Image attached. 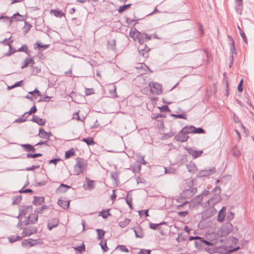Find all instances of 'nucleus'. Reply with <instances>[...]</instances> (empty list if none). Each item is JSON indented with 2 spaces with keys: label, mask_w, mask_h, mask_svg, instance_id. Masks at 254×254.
Segmentation results:
<instances>
[{
  "label": "nucleus",
  "mask_w": 254,
  "mask_h": 254,
  "mask_svg": "<svg viewBox=\"0 0 254 254\" xmlns=\"http://www.w3.org/2000/svg\"><path fill=\"white\" fill-rule=\"evenodd\" d=\"M212 237H215V233H211L206 237V239L199 236V239L194 242V245L195 247L197 249H203L206 245H211V242L209 241L212 238Z\"/></svg>",
  "instance_id": "f257e3e1"
},
{
  "label": "nucleus",
  "mask_w": 254,
  "mask_h": 254,
  "mask_svg": "<svg viewBox=\"0 0 254 254\" xmlns=\"http://www.w3.org/2000/svg\"><path fill=\"white\" fill-rule=\"evenodd\" d=\"M87 163L85 160L81 158H77L76 164L74 166L73 172L76 175L82 174L85 170L87 167Z\"/></svg>",
  "instance_id": "f03ea898"
},
{
  "label": "nucleus",
  "mask_w": 254,
  "mask_h": 254,
  "mask_svg": "<svg viewBox=\"0 0 254 254\" xmlns=\"http://www.w3.org/2000/svg\"><path fill=\"white\" fill-rule=\"evenodd\" d=\"M193 185V180L190 181L188 183V186L190 187V189L183 190L181 193V197L184 199L190 198L196 193L197 189L196 188L192 187Z\"/></svg>",
  "instance_id": "7ed1b4c3"
},
{
  "label": "nucleus",
  "mask_w": 254,
  "mask_h": 254,
  "mask_svg": "<svg viewBox=\"0 0 254 254\" xmlns=\"http://www.w3.org/2000/svg\"><path fill=\"white\" fill-rule=\"evenodd\" d=\"M216 239H217V238H216V236H215V237H212V238H211L209 241L210 242H211V244L209 245L205 246L203 248V249H204V250L205 252H206L210 254H213L217 253V249L216 248V247L215 246V244H216V243H217Z\"/></svg>",
  "instance_id": "20e7f679"
},
{
  "label": "nucleus",
  "mask_w": 254,
  "mask_h": 254,
  "mask_svg": "<svg viewBox=\"0 0 254 254\" xmlns=\"http://www.w3.org/2000/svg\"><path fill=\"white\" fill-rule=\"evenodd\" d=\"M136 39V40H138V43L140 45V46H143L144 43L151 39V35H148L146 33L137 32Z\"/></svg>",
  "instance_id": "39448f33"
},
{
  "label": "nucleus",
  "mask_w": 254,
  "mask_h": 254,
  "mask_svg": "<svg viewBox=\"0 0 254 254\" xmlns=\"http://www.w3.org/2000/svg\"><path fill=\"white\" fill-rule=\"evenodd\" d=\"M232 225L231 224L227 223L223 225L218 231L217 235L218 237L219 235L221 237L225 236L229 234L231 231V227Z\"/></svg>",
  "instance_id": "423d86ee"
},
{
  "label": "nucleus",
  "mask_w": 254,
  "mask_h": 254,
  "mask_svg": "<svg viewBox=\"0 0 254 254\" xmlns=\"http://www.w3.org/2000/svg\"><path fill=\"white\" fill-rule=\"evenodd\" d=\"M149 86L152 93L156 95L160 94L162 93V86L160 83L151 82L149 83Z\"/></svg>",
  "instance_id": "0eeeda50"
},
{
  "label": "nucleus",
  "mask_w": 254,
  "mask_h": 254,
  "mask_svg": "<svg viewBox=\"0 0 254 254\" xmlns=\"http://www.w3.org/2000/svg\"><path fill=\"white\" fill-rule=\"evenodd\" d=\"M216 170L215 167H212L208 169L202 170L198 172L196 175L198 178H202L208 177L216 172Z\"/></svg>",
  "instance_id": "6e6552de"
},
{
  "label": "nucleus",
  "mask_w": 254,
  "mask_h": 254,
  "mask_svg": "<svg viewBox=\"0 0 254 254\" xmlns=\"http://www.w3.org/2000/svg\"><path fill=\"white\" fill-rule=\"evenodd\" d=\"M43 244V241L41 239H28L24 240L21 243V245L23 247L29 246L30 247L34 246L36 245H41Z\"/></svg>",
  "instance_id": "1a4fd4ad"
},
{
  "label": "nucleus",
  "mask_w": 254,
  "mask_h": 254,
  "mask_svg": "<svg viewBox=\"0 0 254 254\" xmlns=\"http://www.w3.org/2000/svg\"><path fill=\"white\" fill-rule=\"evenodd\" d=\"M186 150L187 151L188 153L190 155H191L192 158L194 159L200 157L203 153V150H195L190 147H186Z\"/></svg>",
  "instance_id": "9d476101"
},
{
  "label": "nucleus",
  "mask_w": 254,
  "mask_h": 254,
  "mask_svg": "<svg viewBox=\"0 0 254 254\" xmlns=\"http://www.w3.org/2000/svg\"><path fill=\"white\" fill-rule=\"evenodd\" d=\"M189 137V136L186 134L185 132H182L181 129L178 134L175 136L174 138L178 142H184L187 141Z\"/></svg>",
  "instance_id": "9b49d317"
},
{
  "label": "nucleus",
  "mask_w": 254,
  "mask_h": 254,
  "mask_svg": "<svg viewBox=\"0 0 254 254\" xmlns=\"http://www.w3.org/2000/svg\"><path fill=\"white\" fill-rule=\"evenodd\" d=\"M150 49L148 48L146 45L144 46H139L138 48L139 54L140 56H142L144 58H147L149 56V51Z\"/></svg>",
  "instance_id": "f8f14e48"
},
{
  "label": "nucleus",
  "mask_w": 254,
  "mask_h": 254,
  "mask_svg": "<svg viewBox=\"0 0 254 254\" xmlns=\"http://www.w3.org/2000/svg\"><path fill=\"white\" fill-rule=\"evenodd\" d=\"M33 209L32 205H23L20 207L19 209V216H25L28 210L30 209L32 210Z\"/></svg>",
  "instance_id": "ddd939ff"
},
{
  "label": "nucleus",
  "mask_w": 254,
  "mask_h": 254,
  "mask_svg": "<svg viewBox=\"0 0 254 254\" xmlns=\"http://www.w3.org/2000/svg\"><path fill=\"white\" fill-rule=\"evenodd\" d=\"M31 122L37 123L40 126H44L46 123V120L39 118V117L33 115L32 118L30 120Z\"/></svg>",
  "instance_id": "4468645a"
},
{
  "label": "nucleus",
  "mask_w": 254,
  "mask_h": 254,
  "mask_svg": "<svg viewBox=\"0 0 254 254\" xmlns=\"http://www.w3.org/2000/svg\"><path fill=\"white\" fill-rule=\"evenodd\" d=\"M226 207L223 206L218 212L217 220L219 222H222L224 220L226 215Z\"/></svg>",
  "instance_id": "2eb2a0df"
},
{
  "label": "nucleus",
  "mask_w": 254,
  "mask_h": 254,
  "mask_svg": "<svg viewBox=\"0 0 254 254\" xmlns=\"http://www.w3.org/2000/svg\"><path fill=\"white\" fill-rule=\"evenodd\" d=\"M37 232V229L36 227H34L31 229L25 228L23 229L22 234H23V237L30 236L32 234L36 233Z\"/></svg>",
  "instance_id": "dca6fc26"
},
{
  "label": "nucleus",
  "mask_w": 254,
  "mask_h": 254,
  "mask_svg": "<svg viewBox=\"0 0 254 254\" xmlns=\"http://www.w3.org/2000/svg\"><path fill=\"white\" fill-rule=\"evenodd\" d=\"M59 221L57 218H53L49 221L47 227L49 230H52L59 225Z\"/></svg>",
  "instance_id": "f3484780"
},
{
  "label": "nucleus",
  "mask_w": 254,
  "mask_h": 254,
  "mask_svg": "<svg viewBox=\"0 0 254 254\" xmlns=\"http://www.w3.org/2000/svg\"><path fill=\"white\" fill-rule=\"evenodd\" d=\"M44 197L35 196L33 197L32 203L34 205L39 206L41 205L42 203H43L44 202Z\"/></svg>",
  "instance_id": "a211bd4d"
},
{
  "label": "nucleus",
  "mask_w": 254,
  "mask_h": 254,
  "mask_svg": "<svg viewBox=\"0 0 254 254\" xmlns=\"http://www.w3.org/2000/svg\"><path fill=\"white\" fill-rule=\"evenodd\" d=\"M236 0V6L235 9L237 13L241 15L243 7V0Z\"/></svg>",
  "instance_id": "6ab92c4d"
},
{
  "label": "nucleus",
  "mask_w": 254,
  "mask_h": 254,
  "mask_svg": "<svg viewBox=\"0 0 254 254\" xmlns=\"http://www.w3.org/2000/svg\"><path fill=\"white\" fill-rule=\"evenodd\" d=\"M183 199H184L183 198H182L181 196L180 198H179L176 199V201L179 203H181L180 204H178L177 205L176 208L177 209H180L181 208L183 207L184 206H186V205H188L189 207H190V204L189 203V202L186 200H182Z\"/></svg>",
  "instance_id": "aec40b11"
},
{
  "label": "nucleus",
  "mask_w": 254,
  "mask_h": 254,
  "mask_svg": "<svg viewBox=\"0 0 254 254\" xmlns=\"http://www.w3.org/2000/svg\"><path fill=\"white\" fill-rule=\"evenodd\" d=\"M38 219V215L34 216V220L30 219V216H28L25 218L23 223L24 225H27L29 224H35L36 223Z\"/></svg>",
  "instance_id": "412c9836"
},
{
  "label": "nucleus",
  "mask_w": 254,
  "mask_h": 254,
  "mask_svg": "<svg viewBox=\"0 0 254 254\" xmlns=\"http://www.w3.org/2000/svg\"><path fill=\"white\" fill-rule=\"evenodd\" d=\"M71 187L64 184H61L58 188L57 191L61 193L65 192Z\"/></svg>",
  "instance_id": "4be33fe9"
},
{
  "label": "nucleus",
  "mask_w": 254,
  "mask_h": 254,
  "mask_svg": "<svg viewBox=\"0 0 254 254\" xmlns=\"http://www.w3.org/2000/svg\"><path fill=\"white\" fill-rule=\"evenodd\" d=\"M50 13L51 14H53L55 16L59 18L65 16V14L63 13L62 10H60L59 9H51Z\"/></svg>",
  "instance_id": "5701e85b"
},
{
  "label": "nucleus",
  "mask_w": 254,
  "mask_h": 254,
  "mask_svg": "<svg viewBox=\"0 0 254 254\" xmlns=\"http://www.w3.org/2000/svg\"><path fill=\"white\" fill-rule=\"evenodd\" d=\"M116 41L115 39L111 40L107 42V49L110 50L115 51L116 49Z\"/></svg>",
  "instance_id": "b1692460"
},
{
  "label": "nucleus",
  "mask_w": 254,
  "mask_h": 254,
  "mask_svg": "<svg viewBox=\"0 0 254 254\" xmlns=\"http://www.w3.org/2000/svg\"><path fill=\"white\" fill-rule=\"evenodd\" d=\"M83 188L85 190H92L95 188V183L94 181L88 180L86 186L84 184Z\"/></svg>",
  "instance_id": "393cba45"
},
{
  "label": "nucleus",
  "mask_w": 254,
  "mask_h": 254,
  "mask_svg": "<svg viewBox=\"0 0 254 254\" xmlns=\"http://www.w3.org/2000/svg\"><path fill=\"white\" fill-rule=\"evenodd\" d=\"M12 42H13V41H11L8 42L6 44V45L8 46L9 50H8V52L7 53H6L5 54H4V56H5V57L10 56L12 54H14V53H15V52H17V50L13 49L12 47V45L11 44V43H12Z\"/></svg>",
  "instance_id": "a878e982"
},
{
  "label": "nucleus",
  "mask_w": 254,
  "mask_h": 254,
  "mask_svg": "<svg viewBox=\"0 0 254 254\" xmlns=\"http://www.w3.org/2000/svg\"><path fill=\"white\" fill-rule=\"evenodd\" d=\"M21 147H23L25 151L27 152H35V148L34 146L30 144H23L21 145Z\"/></svg>",
  "instance_id": "bb28decb"
},
{
  "label": "nucleus",
  "mask_w": 254,
  "mask_h": 254,
  "mask_svg": "<svg viewBox=\"0 0 254 254\" xmlns=\"http://www.w3.org/2000/svg\"><path fill=\"white\" fill-rule=\"evenodd\" d=\"M193 126H186L182 129V131L187 135L190 133H193Z\"/></svg>",
  "instance_id": "cd10ccee"
},
{
  "label": "nucleus",
  "mask_w": 254,
  "mask_h": 254,
  "mask_svg": "<svg viewBox=\"0 0 254 254\" xmlns=\"http://www.w3.org/2000/svg\"><path fill=\"white\" fill-rule=\"evenodd\" d=\"M58 204L64 209H67L69 206V201H64L63 200L59 199L58 200Z\"/></svg>",
  "instance_id": "c85d7f7f"
},
{
  "label": "nucleus",
  "mask_w": 254,
  "mask_h": 254,
  "mask_svg": "<svg viewBox=\"0 0 254 254\" xmlns=\"http://www.w3.org/2000/svg\"><path fill=\"white\" fill-rule=\"evenodd\" d=\"M11 19H14L15 21H23L24 19V17L23 15H20L18 12H17L14 14L10 17V22H12Z\"/></svg>",
  "instance_id": "c756f323"
},
{
  "label": "nucleus",
  "mask_w": 254,
  "mask_h": 254,
  "mask_svg": "<svg viewBox=\"0 0 254 254\" xmlns=\"http://www.w3.org/2000/svg\"><path fill=\"white\" fill-rule=\"evenodd\" d=\"M17 52H22L26 53L28 56H30L31 51L28 50L27 45H23L20 48L17 50Z\"/></svg>",
  "instance_id": "7c9ffc66"
},
{
  "label": "nucleus",
  "mask_w": 254,
  "mask_h": 254,
  "mask_svg": "<svg viewBox=\"0 0 254 254\" xmlns=\"http://www.w3.org/2000/svg\"><path fill=\"white\" fill-rule=\"evenodd\" d=\"M186 166L188 171L192 174H194L197 169L196 166L194 163H190L189 164H187Z\"/></svg>",
  "instance_id": "2f4dec72"
},
{
  "label": "nucleus",
  "mask_w": 254,
  "mask_h": 254,
  "mask_svg": "<svg viewBox=\"0 0 254 254\" xmlns=\"http://www.w3.org/2000/svg\"><path fill=\"white\" fill-rule=\"evenodd\" d=\"M81 141L85 142L88 145H93L95 144V142L92 137L83 138Z\"/></svg>",
  "instance_id": "473e14b6"
},
{
  "label": "nucleus",
  "mask_w": 254,
  "mask_h": 254,
  "mask_svg": "<svg viewBox=\"0 0 254 254\" xmlns=\"http://www.w3.org/2000/svg\"><path fill=\"white\" fill-rule=\"evenodd\" d=\"M137 32H140L137 29L132 27L131 28L129 36L130 38H132L134 40H136V36L137 35Z\"/></svg>",
  "instance_id": "72a5a7b5"
},
{
  "label": "nucleus",
  "mask_w": 254,
  "mask_h": 254,
  "mask_svg": "<svg viewBox=\"0 0 254 254\" xmlns=\"http://www.w3.org/2000/svg\"><path fill=\"white\" fill-rule=\"evenodd\" d=\"M127 204L128 205L130 209H132V197L130 195L129 196V192L127 193V196L125 198Z\"/></svg>",
  "instance_id": "f704fd0d"
},
{
  "label": "nucleus",
  "mask_w": 254,
  "mask_h": 254,
  "mask_svg": "<svg viewBox=\"0 0 254 254\" xmlns=\"http://www.w3.org/2000/svg\"><path fill=\"white\" fill-rule=\"evenodd\" d=\"M49 45H43L38 42L34 45V49H39V50H42L41 49H42V50L46 49L49 47Z\"/></svg>",
  "instance_id": "c9c22d12"
},
{
  "label": "nucleus",
  "mask_w": 254,
  "mask_h": 254,
  "mask_svg": "<svg viewBox=\"0 0 254 254\" xmlns=\"http://www.w3.org/2000/svg\"><path fill=\"white\" fill-rule=\"evenodd\" d=\"M131 5V3H129L120 6L118 9V12L120 13L123 12L124 11L128 9Z\"/></svg>",
  "instance_id": "e433bc0d"
},
{
  "label": "nucleus",
  "mask_w": 254,
  "mask_h": 254,
  "mask_svg": "<svg viewBox=\"0 0 254 254\" xmlns=\"http://www.w3.org/2000/svg\"><path fill=\"white\" fill-rule=\"evenodd\" d=\"M38 135L44 139H47L48 136H47V132L44 130L43 128H40L39 129V133Z\"/></svg>",
  "instance_id": "4c0bfd02"
},
{
  "label": "nucleus",
  "mask_w": 254,
  "mask_h": 254,
  "mask_svg": "<svg viewBox=\"0 0 254 254\" xmlns=\"http://www.w3.org/2000/svg\"><path fill=\"white\" fill-rule=\"evenodd\" d=\"M75 154V151L73 148L70 149L69 150H67L65 152L64 157L66 159L69 158L70 157H72V156L74 155Z\"/></svg>",
  "instance_id": "58836bf2"
},
{
  "label": "nucleus",
  "mask_w": 254,
  "mask_h": 254,
  "mask_svg": "<svg viewBox=\"0 0 254 254\" xmlns=\"http://www.w3.org/2000/svg\"><path fill=\"white\" fill-rule=\"evenodd\" d=\"M96 231L97 233V239H103L105 236V232L103 230L100 229H97Z\"/></svg>",
  "instance_id": "ea45409f"
},
{
  "label": "nucleus",
  "mask_w": 254,
  "mask_h": 254,
  "mask_svg": "<svg viewBox=\"0 0 254 254\" xmlns=\"http://www.w3.org/2000/svg\"><path fill=\"white\" fill-rule=\"evenodd\" d=\"M167 223L163 221L158 224H154L152 223H149V228L153 230H157L159 226L163 224H166Z\"/></svg>",
  "instance_id": "a19ab883"
},
{
  "label": "nucleus",
  "mask_w": 254,
  "mask_h": 254,
  "mask_svg": "<svg viewBox=\"0 0 254 254\" xmlns=\"http://www.w3.org/2000/svg\"><path fill=\"white\" fill-rule=\"evenodd\" d=\"M109 211H110V209H106V210H104V209L102 210L100 212V215H101L104 219L107 218L108 217V216L111 215V214H110L109 213Z\"/></svg>",
  "instance_id": "79ce46f5"
},
{
  "label": "nucleus",
  "mask_w": 254,
  "mask_h": 254,
  "mask_svg": "<svg viewBox=\"0 0 254 254\" xmlns=\"http://www.w3.org/2000/svg\"><path fill=\"white\" fill-rule=\"evenodd\" d=\"M238 249H239V247H237V248H235V249H229L228 250H227L225 249V250H224L222 252H219V253H218L217 254H231L232 253L236 251Z\"/></svg>",
  "instance_id": "37998d69"
},
{
  "label": "nucleus",
  "mask_w": 254,
  "mask_h": 254,
  "mask_svg": "<svg viewBox=\"0 0 254 254\" xmlns=\"http://www.w3.org/2000/svg\"><path fill=\"white\" fill-rule=\"evenodd\" d=\"M100 245L102 248V250L104 252H107L108 250V248L107 246V240H104V241H101L100 243Z\"/></svg>",
  "instance_id": "c03bdc74"
},
{
  "label": "nucleus",
  "mask_w": 254,
  "mask_h": 254,
  "mask_svg": "<svg viewBox=\"0 0 254 254\" xmlns=\"http://www.w3.org/2000/svg\"><path fill=\"white\" fill-rule=\"evenodd\" d=\"M21 237L19 236H11L8 237L9 242L13 243L16 241H19L21 239Z\"/></svg>",
  "instance_id": "a18cd8bd"
},
{
  "label": "nucleus",
  "mask_w": 254,
  "mask_h": 254,
  "mask_svg": "<svg viewBox=\"0 0 254 254\" xmlns=\"http://www.w3.org/2000/svg\"><path fill=\"white\" fill-rule=\"evenodd\" d=\"M130 222V220L127 218H126L124 221L120 222H119V226L121 228H125L126 227L127 225L129 224V223Z\"/></svg>",
  "instance_id": "49530a36"
},
{
  "label": "nucleus",
  "mask_w": 254,
  "mask_h": 254,
  "mask_svg": "<svg viewBox=\"0 0 254 254\" xmlns=\"http://www.w3.org/2000/svg\"><path fill=\"white\" fill-rule=\"evenodd\" d=\"M144 235L142 229L140 227L138 226L137 227V234L136 238H142L144 237Z\"/></svg>",
  "instance_id": "de8ad7c7"
},
{
  "label": "nucleus",
  "mask_w": 254,
  "mask_h": 254,
  "mask_svg": "<svg viewBox=\"0 0 254 254\" xmlns=\"http://www.w3.org/2000/svg\"><path fill=\"white\" fill-rule=\"evenodd\" d=\"M163 168L164 170L165 173L166 174H174L175 172V169L174 168L169 167L167 168L165 167H163Z\"/></svg>",
  "instance_id": "09e8293b"
},
{
  "label": "nucleus",
  "mask_w": 254,
  "mask_h": 254,
  "mask_svg": "<svg viewBox=\"0 0 254 254\" xmlns=\"http://www.w3.org/2000/svg\"><path fill=\"white\" fill-rule=\"evenodd\" d=\"M170 116L171 117H175L177 119H187V115L185 114H171Z\"/></svg>",
  "instance_id": "8fccbe9b"
},
{
  "label": "nucleus",
  "mask_w": 254,
  "mask_h": 254,
  "mask_svg": "<svg viewBox=\"0 0 254 254\" xmlns=\"http://www.w3.org/2000/svg\"><path fill=\"white\" fill-rule=\"evenodd\" d=\"M161 112H168L170 113L171 110L169 109L167 105H163L161 107H158Z\"/></svg>",
  "instance_id": "3c124183"
},
{
  "label": "nucleus",
  "mask_w": 254,
  "mask_h": 254,
  "mask_svg": "<svg viewBox=\"0 0 254 254\" xmlns=\"http://www.w3.org/2000/svg\"><path fill=\"white\" fill-rule=\"evenodd\" d=\"M238 28L239 29V33H240V34L241 35V36L242 37L244 42L247 44L248 42H247V37H246V36L244 33V32L243 31L242 29H241V28L239 26H238Z\"/></svg>",
  "instance_id": "603ef678"
},
{
  "label": "nucleus",
  "mask_w": 254,
  "mask_h": 254,
  "mask_svg": "<svg viewBox=\"0 0 254 254\" xmlns=\"http://www.w3.org/2000/svg\"><path fill=\"white\" fill-rule=\"evenodd\" d=\"M132 167V170L134 173H140L141 167L140 164H135Z\"/></svg>",
  "instance_id": "864d4df0"
},
{
  "label": "nucleus",
  "mask_w": 254,
  "mask_h": 254,
  "mask_svg": "<svg viewBox=\"0 0 254 254\" xmlns=\"http://www.w3.org/2000/svg\"><path fill=\"white\" fill-rule=\"evenodd\" d=\"M74 249L75 251H78L81 253L85 251V246L83 243H82L81 246L74 247Z\"/></svg>",
  "instance_id": "5fc2aeb1"
},
{
  "label": "nucleus",
  "mask_w": 254,
  "mask_h": 254,
  "mask_svg": "<svg viewBox=\"0 0 254 254\" xmlns=\"http://www.w3.org/2000/svg\"><path fill=\"white\" fill-rule=\"evenodd\" d=\"M42 156V154H41L40 153H34V154L28 153L26 155V158H35L37 157H41Z\"/></svg>",
  "instance_id": "6e6d98bb"
},
{
  "label": "nucleus",
  "mask_w": 254,
  "mask_h": 254,
  "mask_svg": "<svg viewBox=\"0 0 254 254\" xmlns=\"http://www.w3.org/2000/svg\"><path fill=\"white\" fill-rule=\"evenodd\" d=\"M202 199H203V196H202V194H199V195L196 196L193 199V201H194V203L195 204H199L201 203V201H202Z\"/></svg>",
  "instance_id": "4d7b16f0"
},
{
  "label": "nucleus",
  "mask_w": 254,
  "mask_h": 254,
  "mask_svg": "<svg viewBox=\"0 0 254 254\" xmlns=\"http://www.w3.org/2000/svg\"><path fill=\"white\" fill-rule=\"evenodd\" d=\"M193 133L201 134L205 133V130L202 127L196 128L193 126Z\"/></svg>",
  "instance_id": "13d9d810"
},
{
  "label": "nucleus",
  "mask_w": 254,
  "mask_h": 254,
  "mask_svg": "<svg viewBox=\"0 0 254 254\" xmlns=\"http://www.w3.org/2000/svg\"><path fill=\"white\" fill-rule=\"evenodd\" d=\"M37 111V109L36 108V107L35 106V105L34 104L32 107V108L30 109V110L27 112H25L24 113V115H27L28 114V115H31L32 114H34V113H35Z\"/></svg>",
  "instance_id": "bf43d9fd"
},
{
  "label": "nucleus",
  "mask_w": 254,
  "mask_h": 254,
  "mask_svg": "<svg viewBox=\"0 0 254 254\" xmlns=\"http://www.w3.org/2000/svg\"><path fill=\"white\" fill-rule=\"evenodd\" d=\"M22 199L21 195H17L13 197L12 204H18Z\"/></svg>",
  "instance_id": "052dcab7"
},
{
  "label": "nucleus",
  "mask_w": 254,
  "mask_h": 254,
  "mask_svg": "<svg viewBox=\"0 0 254 254\" xmlns=\"http://www.w3.org/2000/svg\"><path fill=\"white\" fill-rule=\"evenodd\" d=\"M116 249H119L121 251L123 252H125V253H128L129 252L128 249L125 245H119L116 248Z\"/></svg>",
  "instance_id": "680f3d73"
},
{
  "label": "nucleus",
  "mask_w": 254,
  "mask_h": 254,
  "mask_svg": "<svg viewBox=\"0 0 254 254\" xmlns=\"http://www.w3.org/2000/svg\"><path fill=\"white\" fill-rule=\"evenodd\" d=\"M175 133L173 131H170L168 133H165L164 135L162 136V139H166L169 138H170L173 136H174Z\"/></svg>",
  "instance_id": "e2e57ef3"
},
{
  "label": "nucleus",
  "mask_w": 254,
  "mask_h": 254,
  "mask_svg": "<svg viewBox=\"0 0 254 254\" xmlns=\"http://www.w3.org/2000/svg\"><path fill=\"white\" fill-rule=\"evenodd\" d=\"M26 115H24V114L22 115L21 117H19L18 119H16L14 121L15 123H22L26 121V118H24V116Z\"/></svg>",
  "instance_id": "0e129e2a"
},
{
  "label": "nucleus",
  "mask_w": 254,
  "mask_h": 254,
  "mask_svg": "<svg viewBox=\"0 0 254 254\" xmlns=\"http://www.w3.org/2000/svg\"><path fill=\"white\" fill-rule=\"evenodd\" d=\"M19 192L21 193H33V191L30 189H24V188H22Z\"/></svg>",
  "instance_id": "69168bd1"
},
{
  "label": "nucleus",
  "mask_w": 254,
  "mask_h": 254,
  "mask_svg": "<svg viewBox=\"0 0 254 254\" xmlns=\"http://www.w3.org/2000/svg\"><path fill=\"white\" fill-rule=\"evenodd\" d=\"M61 159L60 158H55L49 161L48 163L49 164H53L55 165L57 164V163L60 162Z\"/></svg>",
  "instance_id": "338daca9"
},
{
  "label": "nucleus",
  "mask_w": 254,
  "mask_h": 254,
  "mask_svg": "<svg viewBox=\"0 0 254 254\" xmlns=\"http://www.w3.org/2000/svg\"><path fill=\"white\" fill-rule=\"evenodd\" d=\"M151 250L146 249H140L137 254H150Z\"/></svg>",
  "instance_id": "774afa93"
}]
</instances>
